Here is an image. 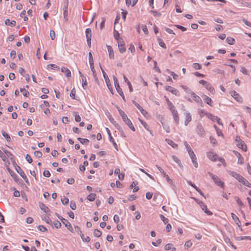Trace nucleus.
I'll return each instance as SVG.
<instances>
[{
    "label": "nucleus",
    "mask_w": 251,
    "mask_h": 251,
    "mask_svg": "<svg viewBox=\"0 0 251 251\" xmlns=\"http://www.w3.org/2000/svg\"><path fill=\"white\" fill-rule=\"evenodd\" d=\"M240 2L241 5L243 6L250 7V6H251V3L244 0H241L240 1Z\"/></svg>",
    "instance_id": "nucleus-37"
},
{
    "label": "nucleus",
    "mask_w": 251,
    "mask_h": 251,
    "mask_svg": "<svg viewBox=\"0 0 251 251\" xmlns=\"http://www.w3.org/2000/svg\"><path fill=\"white\" fill-rule=\"evenodd\" d=\"M155 166L158 169V170L160 172V173L162 174L163 177L166 178L168 183H169L170 184H172L173 180H172V179H171L169 177L168 175L164 172V171L158 165H156Z\"/></svg>",
    "instance_id": "nucleus-5"
},
{
    "label": "nucleus",
    "mask_w": 251,
    "mask_h": 251,
    "mask_svg": "<svg viewBox=\"0 0 251 251\" xmlns=\"http://www.w3.org/2000/svg\"><path fill=\"white\" fill-rule=\"evenodd\" d=\"M199 204H200V206L201 207V208L208 215H211L212 214V213L207 209L206 205L202 201L199 202Z\"/></svg>",
    "instance_id": "nucleus-14"
},
{
    "label": "nucleus",
    "mask_w": 251,
    "mask_h": 251,
    "mask_svg": "<svg viewBox=\"0 0 251 251\" xmlns=\"http://www.w3.org/2000/svg\"><path fill=\"white\" fill-rule=\"evenodd\" d=\"M190 95L191 96L193 100L197 103L200 104L201 106H202L203 103L201 98L197 95L194 92L190 91Z\"/></svg>",
    "instance_id": "nucleus-4"
},
{
    "label": "nucleus",
    "mask_w": 251,
    "mask_h": 251,
    "mask_svg": "<svg viewBox=\"0 0 251 251\" xmlns=\"http://www.w3.org/2000/svg\"><path fill=\"white\" fill-rule=\"evenodd\" d=\"M4 23L6 25H9L11 27L15 26L16 25V22L15 21H10L9 19H6Z\"/></svg>",
    "instance_id": "nucleus-23"
},
{
    "label": "nucleus",
    "mask_w": 251,
    "mask_h": 251,
    "mask_svg": "<svg viewBox=\"0 0 251 251\" xmlns=\"http://www.w3.org/2000/svg\"><path fill=\"white\" fill-rule=\"evenodd\" d=\"M193 67L196 70H200L201 69V65L198 63H194L193 64Z\"/></svg>",
    "instance_id": "nucleus-48"
},
{
    "label": "nucleus",
    "mask_w": 251,
    "mask_h": 251,
    "mask_svg": "<svg viewBox=\"0 0 251 251\" xmlns=\"http://www.w3.org/2000/svg\"><path fill=\"white\" fill-rule=\"evenodd\" d=\"M74 115L75 116V121L77 122H79L81 121V117L79 115L77 114V112H74Z\"/></svg>",
    "instance_id": "nucleus-42"
},
{
    "label": "nucleus",
    "mask_w": 251,
    "mask_h": 251,
    "mask_svg": "<svg viewBox=\"0 0 251 251\" xmlns=\"http://www.w3.org/2000/svg\"><path fill=\"white\" fill-rule=\"evenodd\" d=\"M2 150H3L7 158H10L11 160L13 159V155L11 152L3 149Z\"/></svg>",
    "instance_id": "nucleus-28"
},
{
    "label": "nucleus",
    "mask_w": 251,
    "mask_h": 251,
    "mask_svg": "<svg viewBox=\"0 0 251 251\" xmlns=\"http://www.w3.org/2000/svg\"><path fill=\"white\" fill-rule=\"evenodd\" d=\"M204 100L207 104L212 106L213 101L210 98L207 96H204Z\"/></svg>",
    "instance_id": "nucleus-33"
},
{
    "label": "nucleus",
    "mask_w": 251,
    "mask_h": 251,
    "mask_svg": "<svg viewBox=\"0 0 251 251\" xmlns=\"http://www.w3.org/2000/svg\"><path fill=\"white\" fill-rule=\"evenodd\" d=\"M199 112V114L200 115V116H201V118L202 117L203 115H204L206 116V113H208L207 112H205L204 110L203 109H200L198 111Z\"/></svg>",
    "instance_id": "nucleus-60"
},
{
    "label": "nucleus",
    "mask_w": 251,
    "mask_h": 251,
    "mask_svg": "<svg viewBox=\"0 0 251 251\" xmlns=\"http://www.w3.org/2000/svg\"><path fill=\"white\" fill-rule=\"evenodd\" d=\"M61 72L65 74L66 77H70L71 76V72L68 68L62 67L61 68Z\"/></svg>",
    "instance_id": "nucleus-21"
},
{
    "label": "nucleus",
    "mask_w": 251,
    "mask_h": 251,
    "mask_svg": "<svg viewBox=\"0 0 251 251\" xmlns=\"http://www.w3.org/2000/svg\"><path fill=\"white\" fill-rule=\"evenodd\" d=\"M15 167L17 173L21 176L25 181L27 183L28 182V179L21 168L17 164H16V166H15Z\"/></svg>",
    "instance_id": "nucleus-3"
},
{
    "label": "nucleus",
    "mask_w": 251,
    "mask_h": 251,
    "mask_svg": "<svg viewBox=\"0 0 251 251\" xmlns=\"http://www.w3.org/2000/svg\"><path fill=\"white\" fill-rule=\"evenodd\" d=\"M231 96L238 102H242L243 100L240 95L234 90H232L229 92Z\"/></svg>",
    "instance_id": "nucleus-7"
},
{
    "label": "nucleus",
    "mask_w": 251,
    "mask_h": 251,
    "mask_svg": "<svg viewBox=\"0 0 251 251\" xmlns=\"http://www.w3.org/2000/svg\"><path fill=\"white\" fill-rule=\"evenodd\" d=\"M185 115V126H187L188 124L192 121V116L190 112H187L184 113Z\"/></svg>",
    "instance_id": "nucleus-17"
},
{
    "label": "nucleus",
    "mask_w": 251,
    "mask_h": 251,
    "mask_svg": "<svg viewBox=\"0 0 251 251\" xmlns=\"http://www.w3.org/2000/svg\"><path fill=\"white\" fill-rule=\"evenodd\" d=\"M167 105H168V108L170 110V111L172 110V109L176 108L175 106L173 105V104L172 103V102L171 101L170 102H168V103H167Z\"/></svg>",
    "instance_id": "nucleus-57"
},
{
    "label": "nucleus",
    "mask_w": 251,
    "mask_h": 251,
    "mask_svg": "<svg viewBox=\"0 0 251 251\" xmlns=\"http://www.w3.org/2000/svg\"><path fill=\"white\" fill-rule=\"evenodd\" d=\"M231 217L232 218V219L234 220V221L235 222H240L239 219L238 218V217L236 215H235L233 213H231Z\"/></svg>",
    "instance_id": "nucleus-52"
},
{
    "label": "nucleus",
    "mask_w": 251,
    "mask_h": 251,
    "mask_svg": "<svg viewBox=\"0 0 251 251\" xmlns=\"http://www.w3.org/2000/svg\"><path fill=\"white\" fill-rule=\"evenodd\" d=\"M61 222L64 224L68 230L70 231L73 232V227L71 224L68 222V221L64 218H61Z\"/></svg>",
    "instance_id": "nucleus-15"
},
{
    "label": "nucleus",
    "mask_w": 251,
    "mask_h": 251,
    "mask_svg": "<svg viewBox=\"0 0 251 251\" xmlns=\"http://www.w3.org/2000/svg\"><path fill=\"white\" fill-rule=\"evenodd\" d=\"M39 206L42 210H43L44 212L48 213L50 212L49 208L46 206L44 203L41 202L39 203Z\"/></svg>",
    "instance_id": "nucleus-26"
},
{
    "label": "nucleus",
    "mask_w": 251,
    "mask_h": 251,
    "mask_svg": "<svg viewBox=\"0 0 251 251\" xmlns=\"http://www.w3.org/2000/svg\"><path fill=\"white\" fill-rule=\"evenodd\" d=\"M228 173L229 175L232 176V177L236 178L237 180H238L239 182H241L242 179L244 177H243L241 175H240L239 174L237 173L236 172L234 171H228Z\"/></svg>",
    "instance_id": "nucleus-8"
},
{
    "label": "nucleus",
    "mask_w": 251,
    "mask_h": 251,
    "mask_svg": "<svg viewBox=\"0 0 251 251\" xmlns=\"http://www.w3.org/2000/svg\"><path fill=\"white\" fill-rule=\"evenodd\" d=\"M157 41L159 46L164 49H166V46L164 41L161 38H158Z\"/></svg>",
    "instance_id": "nucleus-39"
},
{
    "label": "nucleus",
    "mask_w": 251,
    "mask_h": 251,
    "mask_svg": "<svg viewBox=\"0 0 251 251\" xmlns=\"http://www.w3.org/2000/svg\"><path fill=\"white\" fill-rule=\"evenodd\" d=\"M0 157L2 159V160L4 161H5L7 159L6 155L5 154L4 152L1 151V153H0Z\"/></svg>",
    "instance_id": "nucleus-58"
},
{
    "label": "nucleus",
    "mask_w": 251,
    "mask_h": 251,
    "mask_svg": "<svg viewBox=\"0 0 251 251\" xmlns=\"http://www.w3.org/2000/svg\"><path fill=\"white\" fill-rule=\"evenodd\" d=\"M61 201L63 204H67L69 203V200L67 197H64L63 198L61 199Z\"/></svg>",
    "instance_id": "nucleus-49"
},
{
    "label": "nucleus",
    "mask_w": 251,
    "mask_h": 251,
    "mask_svg": "<svg viewBox=\"0 0 251 251\" xmlns=\"http://www.w3.org/2000/svg\"><path fill=\"white\" fill-rule=\"evenodd\" d=\"M236 145L243 151H246L247 148L244 141L240 139L239 137L237 136L235 139Z\"/></svg>",
    "instance_id": "nucleus-2"
},
{
    "label": "nucleus",
    "mask_w": 251,
    "mask_h": 251,
    "mask_svg": "<svg viewBox=\"0 0 251 251\" xmlns=\"http://www.w3.org/2000/svg\"><path fill=\"white\" fill-rule=\"evenodd\" d=\"M192 161L194 165V166L196 168H197L198 167V164L197 161V157L196 156H195L194 157H193L191 158Z\"/></svg>",
    "instance_id": "nucleus-54"
},
{
    "label": "nucleus",
    "mask_w": 251,
    "mask_h": 251,
    "mask_svg": "<svg viewBox=\"0 0 251 251\" xmlns=\"http://www.w3.org/2000/svg\"><path fill=\"white\" fill-rule=\"evenodd\" d=\"M173 246V245L172 244H170V243H168V244H167L165 247H164V249L166 250V251H168V250H170L172 249V247Z\"/></svg>",
    "instance_id": "nucleus-64"
},
{
    "label": "nucleus",
    "mask_w": 251,
    "mask_h": 251,
    "mask_svg": "<svg viewBox=\"0 0 251 251\" xmlns=\"http://www.w3.org/2000/svg\"><path fill=\"white\" fill-rule=\"evenodd\" d=\"M88 56H89V62L90 65H93L94 64L93 58V56H92V54L91 52H89Z\"/></svg>",
    "instance_id": "nucleus-46"
},
{
    "label": "nucleus",
    "mask_w": 251,
    "mask_h": 251,
    "mask_svg": "<svg viewBox=\"0 0 251 251\" xmlns=\"http://www.w3.org/2000/svg\"><path fill=\"white\" fill-rule=\"evenodd\" d=\"M163 127L164 129L166 131L167 133H169L170 132V128L168 125H163Z\"/></svg>",
    "instance_id": "nucleus-63"
},
{
    "label": "nucleus",
    "mask_w": 251,
    "mask_h": 251,
    "mask_svg": "<svg viewBox=\"0 0 251 251\" xmlns=\"http://www.w3.org/2000/svg\"><path fill=\"white\" fill-rule=\"evenodd\" d=\"M86 39H91L92 34H91V29L89 28H88L85 30Z\"/></svg>",
    "instance_id": "nucleus-36"
},
{
    "label": "nucleus",
    "mask_w": 251,
    "mask_h": 251,
    "mask_svg": "<svg viewBox=\"0 0 251 251\" xmlns=\"http://www.w3.org/2000/svg\"><path fill=\"white\" fill-rule=\"evenodd\" d=\"M165 90L169 91L172 93L173 94L178 96H179V91L177 90V89L174 88L170 86H167L165 87Z\"/></svg>",
    "instance_id": "nucleus-10"
},
{
    "label": "nucleus",
    "mask_w": 251,
    "mask_h": 251,
    "mask_svg": "<svg viewBox=\"0 0 251 251\" xmlns=\"http://www.w3.org/2000/svg\"><path fill=\"white\" fill-rule=\"evenodd\" d=\"M20 91L21 92H23L24 96L26 97H28V96L29 95V92L28 91L26 90L25 88H21Z\"/></svg>",
    "instance_id": "nucleus-45"
},
{
    "label": "nucleus",
    "mask_w": 251,
    "mask_h": 251,
    "mask_svg": "<svg viewBox=\"0 0 251 251\" xmlns=\"http://www.w3.org/2000/svg\"><path fill=\"white\" fill-rule=\"evenodd\" d=\"M133 104L140 110L141 113L144 116H146L148 114V112L144 110L143 107L140 106L136 101L132 100Z\"/></svg>",
    "instance_id": "nucleus-12"
},
{
    "label": "nucleus",
    "mask_w": 251,
    "mask_h": 251,
    "mask_svg": "<svg viewBox=\"0 0 251 251\" xmlns=\"http://www.w3.org/2000/svg\"><path fill=\"white\" fill-rule=\"evenodd\" d=\"M208 174L210 177L213 179L215 184H216L218 186H221L222 188H224V183L222 181L219 177L214 175L213 173L211 172H208Z\"/></svg>",
    "instance_id": "nucleus-1"
},
{
    "label": "nucleus",
    "mask_w": 251,
    "mask_h": 251,
    "mask_svg": "<svg viewBox=\"0 0 251 251\" xmlns=\"http://www.w3.org/2000/svg\"><path fill=\"white\" fill-rule=\"evenodd\" d=\"M107 48L109 53V56L110 59H114V53L112 47L109 45H107Z\"/></svg>",
    "instance_id": "nucleus-20"
},
{
    "label": "nucleus",
    "mask_w": 251,
    "mask_h": 251,
    "mask_svg": "<svg viewBox=\"0 0 251 251\" xmlns=\"http://www.w3.org/2000/svg\"><path fill=\"white\" fill-rule=\"evenodd\" d=\"M38 229L39 230L43 231V232L47 231L48 230V229L46 227H45L44 226H41V225L39 226H38Z\"/></svg>",
    "instance_id": "nucleus-61"
},
{
    "label": "nucleus",
    "mask_w": 251,
    "mask_h": 251,
    "mask_svg": "<svg viewBox=\"0 0 251 251\" xmlns=\"http://www.w3.org/2000/svg\"><path fill=\"white\" fill-rule=\"evenodd\" d=\"M197 133L200 136H203L204 134V130L201 124H198L196 128Z\"/></svg>",
    "instance_id": "nucleus-18"
},
{
    "label": "nucleus",
    "mask_w": 251,
    "mask_h": 251,
    "mask_svg": "<svg viewBox=\"0 0 251 251\" xmlns=\"http://www.w3.org/2000/svg\"><path fill=\"white\" fill-rule=\"evenodd\" d=\"M184 144L188 153L191 151H193L191 147L188 144L186 141H184Z\"/></svg>",
    "instance_id": "nucleus-50"
},
{
    "label": "nucleus",
    "mask_w": 251,
    "mask_h": 251,
    "mask_svg": "<svg viewBox=\"0 0 251 251\" xmlns=\"http://www.w3.org/2000/svg\"><path fill=\"white\" fill-rule=\"evenodd\" d=\"M7 170L9 173L10 174L11 177L13 178V179L16 182H18L19 178L17 175L12 170H10L9 168H8Z\"/></svg>",
    "instance_id": "nucleus-22"
},
{
    "label": "nucleus",
    "mask_w": 251,
    "mask_h": 251,
    "mask_svg": "<svg viewBox=\"0 0 251 251\" xmlns=\"http://www.w3.org/2000/svg\"><path fill=\"white\" fill-rule=\"evenodd\" d=\"M103 76L105 79V82L106 83V85H107V86L108 89L112 92V87L110 83V80H109L107 75H106V74L105 73V72L104 71H103Z\"/></svg>",
    "instance_id": "nucleus-13"
},
{
    "label": "nucleus",
    "mask_w": 251,
    "mask_h": 251,
    "mask_svg": "<svg viewBox=\"0 0 251 251\" xmlns=\"http://www.w3.org/2000/svg\"><path fill=\"white\" fill-rule=\"evenodd\" d=\"M68 2H65L63 8V16H64V19L65 22H67L68 20Z\"/></svg>",
    "instance_id": "nucleus-9"
},
{
    "label": "nucleus",
    "mask_w": 251,
    "mask_h": 251,
    "mask_svg": "<svg viewBox=\"0 0 251 251\" xmlns=\"http://www.w3.org/2000/svg\"><path fill=\"white\" fill-rule=\"evenodd\" d=\"M128 126V127L133 131H135V128H134L133 125L132 124L131 121L129 119L127 121H126V122H125Z\"/></svg>",
    "instance_id": "nucleus-30"
},
{
    "label": "nucleus",
    "mask_w": 251,
    "mask_h": 251,
    "mask_svg": "<svg viewBox=\"0 0 251 251\" xmlns=\"http://www.w3.org/2000/svg\"><path fill=\"white\" fill-rule=\"evenodd\" d=\"M206 116L207 117L213 121H216L219 125H223L222 122L220 118L215 116L211 113H206Z\"/></svg>",
    "instance_id": "nucleus-6"
},
{
    "label": "nucleus",
    "mask_w": 251,
    "mask_h": 251,
    "mask_svg": "<svg viewBox=\"0 0 251 251\" xmlns=\"http://www.w3.org/2000/svg\"><path fill=\"white\" fill-rule=\"evenodd\" d=\"M114 37L115 38V39L117 40V41H119V40H122V39H119V37H120L119 33L117 31H116L115 30H114Z\"/></svg>",
    "instance_id": "nucleus-47"
},
{
    "label": "nucleus",
    "mask_w": 251,
    "mask_h": 251,
    "mask_svg": "<svg viewBox=\"0 0 251 251\" xmlns=\"http://www.w3.org/2000/svg\"><path fill=\"white\" fill-rule=\"evenodd\" d=\"M240 182L245 186H246L249 188H251V184L244 177L243 178Z\"/></svg>",
    "instance_id": "nucleus-34"
},
{
    "label": "nucleus",
    "mask_w": 251,
    "mask_h": 251,
    "mask_svg": "<svg viewBox=\"0 0 251 251\" xmlns=\"http://www.w3.org/2000/svg\"><path fill=\"white\" fill-rule=\"evenodd\" d=\"M166 141L167 142V143L170 145V146H171L173 148H176V147H177V144H176L174 141H173L172 140H170V139H166Z\"/></svg>",
    "instance_id": "nucleus-35"
},
{
    "label": "nucleus",
    "mask_w": 251,
    "mask_h": 251,
    "mask_svg": "<svg viewBox=\"0 0 251 251\" xmlns=\"http://www.w3.org/2000/svg\"><path fill=\"white\" fill-rule=\"evenodd\" d=\"M171 111L173 116L174 119L175 121L176 122V124H178L179 121V116H178V112H177V110H176V108H175V109L171 110Z\"/></svg>",
    "instance_id": "nucleus-16"
},
{
    "label": "nucleus",
    "mask_w": 251,
    "mask_h": 251,
    "mask_svg": "<svg viewBox=\"0 0 251 251\" xmlns=\"http://www.w3.org/2000/svg\"><path fill=\"white\" fill-rule=\"evenodd\" d=\"M207 157L212 161H216L218 158V155L212 152H207Z\"/></svg>",
    "instance_id": "nucleus-19"
},
{
    "label": "nucleus",
    "mask_w": 251,
    "mask_h": 251,
    "mask_svg": "<svg viewBox=\"0 0 251 251\" xmlns=\"http://www.w3.org/2000/svg\"><path fill=\"white\" fill-rule=\"evenodd\" d=\"M205 88L209 91H210L212 94L215 93L214 88L212 87L211 84L207 82L206 85L204 86Z\"/></svg>",
    "instance_id": "nucleus-24"
},
{
    "label": "nucleus",
    "mask_w": 251,
    "mask_h": 251,
    "mask_svg": "<svg viewBox=\"0 0 251 251\" xmlns=\"http://www.w3.org/2000/svg\"><path fill=\"white\" fill-rule=\"evenodd\" d=\"M109 140L110 142L112 143L114 147L115 148V149L116 150H118L117 145L116 143V142H115V141H114V139L113 138V137L112 136H110V137H109Z\"/></svg>",
    "instance_id": "nucleus-44"
},
{
    "label": "nucleus",
    "mask_w": 251,
    "mask_h": 251,
    "mask_svg": "<svg viewBox=\"0 0 251 251\" xmlns=\"http://www.w3.org/2000/svg\"><path fill=\"white\" fill-rule=\"evenodd\" d=\"M90 68H91V71L93 72V75L94 77L96 78V80L98 81V78L96 77L97 74H96V71H95V68H94V64L93 65H90Z\"/></svg>",
    "instance_id": "nucleus-41"
},
{
    "label": "nucleus",
    "mask_w": 251,
    "mask_h": 251,
    "mask_svg": "<svg viewBox=\"0 0 251 251\" xmlns=\"http://www.w3.org/2000/svg\"><path fill=\"white\" fill-rule=\"evenodd\" d=\"M160 217L161 220L163 222V223L165 224H166V223H167L168 222L169 220L167 218L165 217L164 215L160 214Z\"/></svg>",
    "instance_id": "nucleus-53"
},
{
    "label": "nucleus",
    "mask_w": 251,
    "mask_h": 251,
    "mask_svg": "<svg viewBox=\"0 0 251 251\" xmlns=\"http://www.w3.org/2000/svg\"><path fill=\"white\" fill-rule=\"evenodd\" d=\"M53 225L56 228H59L61 226V224L58 221H54Z\"/></svg>",
    "instance_id": "nucleus-51"
},
{
    "label": "nucleus",
    "mask_w": 251,
    "mask_h": 251,
    "mask_svg": "<svg viewBox=\"0 0 251 251\" xmlns=\"http://www.w3.org/2000/svg\"><path fill=\"white\" fill-rule=\"evenodd\" d=\"M1 134L7 142L11 141V138H10V136L5 131L1 130Z\"/></svg>",
    "instance_id": "nucleus-31"
},
{
    "label": "nucleus",
    "mask_w": 251,
    "mask_h": 251,
    "mask_svg": "<svg viewBox=\"0 0 251 251\" xmlns=\"http://www.w3.org/2000/svg\"><path fill=\"white\" fill-rule=\"evenodd\" d=\"M193 245V243L191 240H188L186 241L185 243V247H187V248L191 247Z\"/></svg>",
    "instance_id": "nucleus-59"
},
{
    "label": "nucleus",
    "mask_w": 251,
    "mask_h": 251,
    "mask_svg": "<svg viewBox=\"0 0 251 251\" xmlns=\"http://www.w3.org/2000/svg\"><path fill=\"white\" fill-rule=\"evenodd\" d=\"M96 198V194L91 193L87 197V199L90 201H95Z\"/></svg>",
    "instance_id": "nucleus-32"
},
{
    "label": "nucleus",
    "mask_w": 251,
    "mask_h": 251,
    "mask_svg": "<svg viewBox=\"0 0 251 251\" xmlns=\"http://www.w3.org/2000/svg\"><path fill=\"white\" fill-rule=\"evenodd\" d=\"M115 88L116 89V90H117V92H118V93L122 97L123 100L125 101H126V99H125V97L124 96V93L122 91V89L120 88V85L116 86Z\"/></svg>",
    "instance_id": "nucleus-25"
},
{
    "label": "nucleus",
    "mask_w": 251,
    "mask_h": 251,
    "mask_svg": "<svg viewBox=\"0 0 251 251\" xmlns=\"http://www.w3.org/2000/svg\"><path fill=\"white\" fill-rule=\"evenodd\" d=\"M123 77H124L125 81L126 83V84L128 86L129 91L130 92H132L133 91V89H132L131 83L128 80V79L127 78V77H126V76L125 75H124Z\"/></svg>",
    "instance_id": "nucleus-27"
},
{
    "label": "nucleus",
    "mask_w": 251,
    "mask_h": 251,
    "mask_svg": "<svg viewBox=\"0 0 251 251\" xmlns=\"http://www.w3.org/2000/svg\"><path fill=\"white\" fill-rule=\"evenodd\" d=\"M43 219L48 224H51L52 223L50 217L48 216L44 217Z\"/></svg>",
    "instance_id": "nucleus-56"
},
{
    "label": "nucleus",
    "mask_w": 251,
    "mask_h": 251,
    "mask_svg": "<svg viewBox=\"0 0 251 251\" xmlns=\"http://www.w3.org/2000/svg\"><path fill=\"white\" fill-rule=\"evenodd\" d=\"M118 48L121 53H124L126 50V48L124 42L121 40L118 41Z\"/></svg>",
    "instance_id": "nucleus-11"
},
{
    "label": "nucleus",
    "mask_w": 251,
    "mask_h": 251,
    "mask_svg": "<svg viewBox=\"0 0 251 251\" xmlns=\"http://www.w3.org/2000/svg\"><path fill=\"white\" fill-rule=\"evenodd\" d=\"M94 234L95 236L97 237H100V236H101L102 233L100 230L97 229H95L94 231Z\"/></svg>",
    "instance_id": "nucleus-43"
},
{
    "label": "nucleus",
    "mask_w": 251,
    "mask_h": 251,
    "mask_svg": "<svg viewBox=\"0 0 251 251\" xmlns=\"http://www.w3.org/2000/svg\"><path fill=\"white\" fill-rule=\"evenodd\" d=\"M245 239H248L251 240V237L250 236H241L237 238L238 240H243Z\"/></svg>",
    "instance_id": "nucleus-62"
},
{
    "label": "nucleus",
    "mask_w": 251,
    "mask_h": 251,
    "mask_svg": "<svg viewBox=\"0 0 251 251\" xmlns=\"http://www.w3.org/2000/svg\"><path fill=\"white\" fill-rule=\"evenodd\" d=\"M137 182L133 181L132 182V183L131 184V185L130 186V187L131 188H134V189L133 190V193L137 192L139 190V188L138 186H136L137 185Z\"/></svg>",
    "instance_id": "nucleus-29"
},
{
    "label": "nucleus",
    "mask_w": 251,
    "mask_h": 251,
    "mask_svg": "<svg viewBox=\"0 0 251 251\" xmlns=\"http://www.w3.org/2000/svg\"><path fill=\"white\" fill-rule=\"evenodd\" d=\"M34 155L38 157V158H40L42 157V153L41 151H35L34 152Z\"/></svg>",
    "instance_id": "nucleus-55"
},
{
    "label": "nucleus",
    "mask_w": 251,
    "mask_h": 251,
    "mask_svg": "<svg viewBox=\"0 0 251 251\" xmlns=\"http://www.w3.org/2000/svg\"><path fill=\"white\" fill-rule=\"evenodd\" d=\"M226 42L229 45H233V44H234V43L235 42V40L234 39H233V38H231V37H228L226 39Z\"/></svg>",
    "instance_id": "nucleus-38"
},
{
    "label": "nucleus",
    "mask_w": 251,
    "mask_h": 251,
    "mask_svg": "<svg viewBox=\"0 0 251 251\" xmlns=\"http://www.w3.org/2000/svg\"><path fill=\"white\" fill-rule=\"evenodd\" d=\"M236 155L238 157V163L242 164L244 162V158L241 156V155L239 153H237Z\"/></svg>",
    "instance_id": "nucleus-40"
}]
</instances>
